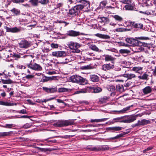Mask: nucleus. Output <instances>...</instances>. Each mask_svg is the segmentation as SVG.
<instances>
[{"label":"nucleus","instance_id":"obj_1","mask_svg":"<svg viewBox=\"0 0 156 156\" xmlns=\"http://www.w3.org/2000/svg\"><path fill=\"white\" fill-rule=\"evenodd\" d=\"M74 120L73 119L59 120L53 124L55 126L63 127L73 125Z\"/></svg>","mask_w":156,"mask_h":156},{"label":"nucleus","instance_id":"obj_2","mask_svg":"<svg viewBox=\"0 0 156 156\" xmlns=\"http://www.w3.org/2000/svg\"><path fill=\"white\" fill-rule=\"evenodd\" d=\"M70 80L73 82L79 83L81 85H84L87 84L86 80L78 75H74L70 77Z\"/></svg>","mask_w":156,"mask_h":156},{"label":"nucleus","instance_id":"obj_3","mask_svg":"<svg viewBox=\"0 0 156 156\" xmlns=\"http://www.w3.org/2000/svg\"><path fill=\"white\" fill-rule=\"evenodd\" d=\"M125 40L127 43L130 44L131 45L140 46L143 45L145 47H147V44L145 43H142L136 39L127 38Z\"/></svg>","mask_w":156,"mask_h":156},{"label":"nucleus","instance_id":"obj_4","mask_svg":"<svg viewBox=\"0 0 156 156\" xmlns=\"http://www.w3.org/2000/svg\"><path fill=\"white\" fill-rule=\"evenodd\" d=\"M67 45L70 49L73 50L72 52L73 53H78L80 51L78 48L80 47V45L78 43L71 41L68 43Z\"/></svg>","mask_w":156,"mask_h":156},{"label":"nucleus","instance_id":"obj_5","mask_svg":"<svg viewBox=\"0 0 156 156\" xmlns=\"http://www.w3.org/2000/svg\"><path fill=\"white\" fill-rule=\"evenodd\" d=\"M83 9V6L78 5L74 6L69 11V13L72 15L76 16L78 15L80 11Z\"/></svg>","mask_w":156,"mask_h":156},{"label":"nucleus","instance_id":"obj_6","mask_svg":"<svg viewBox=\"0 0 156 156\" xmlns=\"http://www.w3.org/2000/svg\"><path fill=\"white\" fill-rule=\"evenodd\" d=\"M123 122L125 123H130L133 122L136 120L137 115H130L122 116Z\"/></svg>","mask_w":156,"mask_h":156},{"label":"nucleus","instance_id":"obj_7","mask_svg":"<svg viewBox=\"0 0 156 156\" xmlns=\"http://www.w3.org/2000/svg\"><path fill=\"white\" fill-rule=\"evenodd\" d=\"M133 106V105L127 106L126 108H124L123 109L120 110H113L112 111L113 114H123L126 113L128 111L131 110V108Z\"/></svg>","mask_w":156,"mask_h":156},{"label":"nucleus","instance_id":"obj_8","mask_svg":"<svg viewBox=\"0 0 156 156\" xmlns=\"http://www.w3.org/2000/svg\"><path fill=\"white\" fill-rule=\"evenodd\" d=\"M28 68L34 70L41 71L42 69L41 66L36 63H29L27 65Z\"/></svg>","mask_w":156,"mask_h":156},{"label":"nucleus","instance_id":"obj_9","mask_svg":"<svg viewBox=\"0 0 156 156\" xmlns=\"http://www.w3.org/2000/svg\"><path fill=\"white\" fill-rule=\"evenodd\" d=\"M109 147L108 145L102 146H96L92 147L89 148L92 151H98L100 150H105L109 149Z\"/></svg>","mask_w":156,"mask_h":156},{"label":"nucleus","instance_id":"obj_10","mask_svg":"<svg viewBox=\"0 0 156 156\" xmlns=\"http://www.w3.org/2000/svg\"><path fill=\"white\" fill-rule=\"evenodd\" d=\"M30 42L25 40L21 41L19 43V45L20 48H27L30 46Z\"/></svg>","mask_w":156,"mask_h":156},{"label":"nucleus","instance_id":"obj_11","mask_svg":"<svg viewBox=\"0 0 156 156\" xmlns=\"http://www.w3.org/2000/svg\"><path fill=\"white\" fill-rule=\"evenodd\" d=\"M52 55L54 56L57 57H65L66 55V52L63 51H54L52 53Z\"/></svg>","mask_w":156,"mask_h":156},{"label":"nucleus","instance_id":"obj_12","mask_svg":"<svg viewBox=\"0 0 156 156\" xmlns=\"http://www.w3.org/2000/svg\"><path fill=\"white\" fill-rule=\"evenodd\" d=\"M120 76H122L127 78V80H134L136 78V75L132 73H128L122 74Z\"/></svg>","mask_w":156,"mask_h":156},{"label":"nucleus","instance_id":"obj_13","mask_svg":"<svg viewBox=\"0 0 156 156\" xmlns=\"http://www.w3.org/2000/svg\"><path fill=\"white\" fill-rule=\"evenodd\" d=\"M4 28L6 30L7 32H11L14 33L18 32L20 31V29L16 27H9L7 26H5Z\"/></svg>","mask_w":156,"mask_h":156},{"label":"nucleus","instance_id":"obj_14","mask_svg":"<svg viewBox=\"0 0 156 156\" xmlns=\"http://www.w3.org/2000/svg\"><path fill=\"white\" fill-rule=\"evenodd\" d=\"M76 2L77 3H80L82 4H80L83 6V9L85 7L87 9H88L89 7L90 4L89 2L84 0H76Z\"/></svg>","mask_w":156,"mask_h":156},{"label":"nucleus","instance_id":"obj_15","mask_svg":"<svg viewBox=\"0 0 156 156\" xmlns=\"http://www.w3.org/2000/svg\"><path fill=\"white\" fill-rule=\"evenodd\" d=\"M81 33L79 32L73 30L67 31V35L71 37H76L80 35Z\"/></svg>","mask_w":156,"mask_h":156},{"label":"nucleus","instance_id":"obj_16","mask_svg":"<svg viewBox=\"0 0 156 156\" xmlns=\"http://www.w3.org/2000/svg\"><path fill=\"white\" fill-rule=\"evenodd\" d=\"M114 67V66L113 64H107L103 65L102 66V69L104 71H106L112 69Z\"/></svg>","mask_w":156,"mask_h":156},{"label":"nucleus","instance_id":"obj_17","mask_svg":"<svg viewBox=\"0 0 156 156\" xmlns=\"http://www.w3.org/2000/svg\"><path fill=\"white\" fill-rule=\"evenodd\" d=\"M150 122L149 120L145 119H143L141 120H139L137 123L135 124L136 126H138L140 125H144L147 124Z\"/></svg>","mask_w":156,"mask_h":156},{"label":"nucleus","instance_id":"obj_18","mask_svg":"<svg viewBox=\"0 0 156 156\" xmlns=\"http://www.w3.org/2000/svg\"><path fill=\"white\" fill-rule=\"evenodd\" d=\"M123 117L121 116L113 119L112 120L109 121L110 124H113L115 122H123Z\"/></svg>","mask_w":156,"mask_h":156},{"label":"nucleus","instance_id":"obj_19","mask_svg":"<svg viewBox=\"0 0 156 156\" xmlns=\"http://www.w3.org/2000/svg\"><path fill=\"white\" fill-rule=\"evenodd\" d=\"M89 87L90 92L92 93H98L102 90V89L99 87Z\"/></svg>","mask_w":156,"mask_h":156},{"label":"nucleus","instance_id":"obj_20","mask_svg":"<svg viewBox=\"0 0 156 156\" xmlns=\"http://www.w3.org/2000/svg\"><path fill=\"white\" fill-rule=\"evenodd\" d=\"M95 35L97 37L104 39H109L110 38V36L108 35L99 33L95 34Z\"/></svg>","mask_w":156,"mask_h":156},{"label":"nucleus","instance_id":"obj_21","mask_svg":"<svg viewBox=\"0 0 156 156\" xmlns=\"http://www.w3.org/2000/svg\"><path fill=\"white\" fill-rule=\"evenodd\" d=\"M140 13H143L145 14H147V15H152L153 16L156 15V7L155 8L154 10H152V11L150 12L148 11L145 12L140 11Z\"/></svg>","mask_w":156,"mask_h":156},{"label":"nucleus","instance_id":"obj_22","mask_svg":"<svg viewBox=\"0 0 156 156\" xmlns=\"http://www.w3.org/2000/svg\"><path fill=\"white\" fill-rule=\"evenodd\" d=\"M90 78L91 80L93 82H97L99 80L98 77L96 75H90Z\"/></svg>","mask_w":156,"mask_h":156},{"label":"nucleus","instance_id":"obj_23","mask_svg":"<svg viewBox=\"0 0 156 156\" xmlns=\"http://www.w3.org/2000/svg\"><path fill=\"white\" fill-rule=\"evenodd\" d=\"M108 130L112 131L113 132L121 130L122 129V127L120 126H115L108 128Z\"/></svg>","mask_w":156,"mask_h":156},{"label":"nucleus","instance_id":"obj_24","mask_svg":"<svg viewBox=\"0 0 156 156\" xmlns=\"http://www.w3.org/2000/svg\"><path fill=\"white\" fill-rule=\"evenodd\" d=\"M151 91L152 89L149 86L146 87L143 89V92L145 94L151 93Z\"/></svg>","mask_w":156,"mask_h":156},{"label":"nucleus","instance_id":"obj_25","mask_svg":"<svg viewBox=\"0 0 156 156\" xmlns=\"http://www.w3.org/2000/svg\"><path fill=\"white\" fill-rule=\"evenodd\" d=\"M13 83L12 81L10 79H1L0 80V83L1 84H11Z\"/></svg>","mask_w":156,"mask_h":156},{"label":"nucleus","instance_id":"obj_26","mask_svg":"<svg viewBox=\"0 0 156 156\" xmlns=\"http://www.w3.org/2000/svg\"><path fill=\"white\" fill-rule=\"evenodd\" d=\"M143 2L144 3V6H151L152 5V3H153L152 0H143Z\"/></svg>","mask_w":156,"mask_h":156},{"label":"nucleus","instance_id":"obj_27","mask_svg":"<svg viewBox=\"0 0 156 156\" xmlns=\"http://www.w3.org/2000/svg\"><path fill=\"white\" fill-rule=\"evenodd\" d=\"M103 57L105 58V60L106 61H112L114 59L111 55H104Z\"/></svg>","mask_w":156,"mask_h":156},{"label":"nucleus","instance_id":"obj_28","mask_svg":"<svg viewBox=\"0 0 156 156\" xmlns=\"http://www.w3.org/2000/svg\"><path fill=\"white\" fill-rule=\"evenodd\" d=\"M109 99V98L106 96H104L103 97L101 98L100 99L99 103L100 104L106 103L107 101H108Z\"/></svg>","mask_w":156,"mask_h":156},{"label":"nucleus","instance_id":"obj_29","mask_svg":"<svg viewBox=\"0 0 156 156\" xmlns=\"http://www.w3.org/2000/svg\"><path fill=\"white\" fill-rule=\"evenodd\" d=\"M112 16L114 18L115 21L118 22H122L123 21V19L122 17L118 15Z\"/></svg>","mask_w":156,"mask_h":156},{"label":"nucleus","instance_id":"obj_30","mask_svg":"<svg viewBox=\"0 0 156 156\" xmlns=\"http://www.w3.org/2000/svg\"><path fill=\"white\" fill-rule=\"evenodd\" d=\"M116 90L121 93L124 91L123 86L122 85H118L116 86Z\"/></svg>","mask_w":156,"mask_h":156},{"label":"nucleus","instance_id":"obj_31","mask_svg":"<svg viewBox=\"0 0 156 156\" xmlns=\"http://www.w3.org/2000/svg\"><path fill=\"white\" fill-rule=\"evenodd\" d=\"M132 2L126 4V5L125 6V8L126 10H132L133 8V5L131 4Z\"/></svg>","mask_w":156,"mask_h":156},{"label":"nucleus","instance_id":"obj_32","mask_svg":"<svg viewBox=\"0 0 156 156\" xmlns=\"http://www.w3.org/2000/svg\"><path fill=\"white\" fill-rule=\"evenodd\" d=\"M14 56L15 57H16L17 58H30V55H25L22 56V55H20V54H14Z\"/></svg>","mask_w":156,"mask_h":156},{"label":"nucleus","instance_id":"obj_33","mask_svg":"<svg viewBox=\"0 0 156 156\" xmlns=\"http://www.w3.org/2000/svg\"><path fill=\"white\" fill-rule=\"evenodd\" d=\"M89 48L92 50L98 51H99V49L95 45L90 44L89 46Z\"/></svg>","mask_w":156,"mask_h":156},{"label":"nucleus","instance_id":"obj_34","mask_svg":"<svg viewBox=\"0 0 156 156\" xmlns=\"http://www.w3.org/2000/svg\"><path fill=\"white\" fill-rule=\"evenodd\" d=\"M29 2L32 5L34 6H37L39 2L38 0H29Z\"/></svg>","mask_w":156,"mask_h":156},{"label":"nucleus","instance_id":"obj_35","mask_svg":"<svg viewBox=\"0 0 156 156\" xmlns=\"http://www.w3.org/2000/svg\"><path fill=\"white\" fill-rule=\"evenodd\" d=\"M148 77V75L145 73H144L142 76H139L138 77L140 79L147 80Z\"/></svg>","mask_w":156,"mask_h":156},{"label":"nucleus","instance_id":"obj_36","mask_svg":"<svg viewBox=\"0 0 156 156\" xmlns=\"http://www.w3.org/2000/svg\"><path fill=\"white\" fill-rule=\"evenodd\" d=\"M143 68L141 67H134L133 68L132 70L136 73H138V71H139L142 70Z\"/></svg>","mask_w":156,"mask_h":156},{"label":"nucleus","instance_id":"obj_37","mask_svg":"<svg viewBox=\"0 0 156 156\" xmlns=\"http://www.w3.org/2000/svg\"><path fill=\"white\" fill-rule=\"evenodd\" d=\"M107 89L109 91L114 92L115 90V88L113 85H109L107 87Z\"/></svg>","mask_w":156,"mask_h":156},{"label":"nucleus","instance_id":"obj_38","mask_svg":"<svg viewBox=\"0 0 156 156\" xmlns=\"http://www.w3.org/2000/svg\"><path fill=\"white\" fill-rule=\"evenodd\" d=\"M100 19V22H106L108 20V18L107 17H100L98 18Z\"/></svg>","mask_w":156,"mask_h":156},{"label":"nucleus","instance_id":"obj_39","mask_svg":"<svg viewBox=\"0 0 156 156\" xmlns=\"http://www.w3.org/2000/svg\"><path fill=\"white\" fill-rule=\"evenodd\" d=\"M69 89L68 88L62 87L58 88V92L59 93L65 92L68 91Z\"/></svg>","mask_w":156,"mask_h":156},{"label":"nucleus","instance_id":"obj_40","mask_svg":"<svg viewBox=\"0 0 156 156\" xmlns=\"http://www.w3.org/2000/svg\"><path fill=\"white\" fill-rule=\"evenodd\" d=\"M2 127H4L6 128H11L12 127H14L13 125L12 124H7L5 126H0Z\"/></svg>","mask_w":156,"mask_h":156},{"label":"nucleus","instance_id":"obj_41","mask_svg":"<svg viewBox=\"0 0 156 156\" xmlns=\"http://www.w3.org/2000/svg\"><path fill=\"white\" fill-rule=\"evenodd\" d=\"M12 132H13L12 131L2 132V136L4 137L5 136H9L12 133Z\"/></svg>","mask_w":156,"mask_h":156},{"label":"nucleus","instance_id":"obj_42","mask_svg":"<svg viewBox=\"0 0 156 156\" xmlns=\"http://www.w3.org/2000/svg\"><path fill=\"white\" fill-rule=\"evenodd\" d=\"M81 93H85L88 92H90L89 87H87L86 88H84L80 90Z\"/></svg>","mask_w":156,"mask_h":156},{"label":"nucleus","instance_id":"obj_43","mask_svg":"<svg viewBox=\"0 0 156 156\" xmlns=\"http://www.w3.org/2000/svg\"><path fill=\"white\" fill-rule=\"evenodd\" d=\"M11 11L12 12L14 13V14L16 15H19L20 13V11H19L18 10L15 8L13 9H12L11 10Z\"/></svg>","mask_w":156,"mask_h":156},{"label":"nucleus","instance_id":"obj_44","mask_svg":"<svg viewBox=\"0 0 156 156\" xmlns=\"http://www.w3.org/2000/svg\"><path fill=\"white\" fill-rule=\"evenodd\" d=\"M119 52L122 54H128L130 52L129 50L125 49H120L119 50Z\"/></svg>","mask_w":156,"mask_h":156},{"label":"nucleus","instance_id":"obj_45","mask_svg":"<svg viewBox=\"0 0 156 156\" xmlns=\"http://www.w3.org/2000/svg\"><path fill=\"white\" fill-rule=\"evenodd\" d=\"M52 137H51L52 138ZM51 138V137L49 138L48 139L44 140L45 141H47L48 142H51V143H55L56 142L57 140H50V139Z\"/></svg>","mask_w":156,"mask_h":156},{"label":"nucleus","instance_id":"obj_46","mask_svg":"<svg viewBox=\"0 0 156 156\" xmlns=\"http://www.w3.org/2000/svg\"><path fill=\"white\" fill-rule=\"evenodd\" d=\"M91 68H92L90 65L85 66L81 67V69H88Z\"/></svg>","mask_w":156,"mask_h":156},{"label":"nucleus","instance_id":"obj_47","mask_svg":"<svg viewBox=\"0 0 156 156\" xmlns=\"http://www.w3.org/2000/svg\"><path fill=\"white\" fill-rule=\"evenodd\" d=\"M123 135H124L123 134H122V133H121L117 135L116 136H115V137L110 138V139H118L120 137H122L123 136Z\"/></svg>","mask_w":156,"mask_h":156},{"label":"nucleus","instance_id":"obj_48","mask_svg":"<svg viewBox=\"0 0 156 156\" xmlns=\"http://www.w3.org/2000/svg\"><path fill=\"white\" fill-rule=\"evenodd\" d=\"M136 38L137 39L142 40H148L149 39V38L146 37H136Z\"/></svg>","mask_w":156,"mask_h":156},{"label":"nucleus","instance_id":"obj_49","mask_svg":"<svg viewBox=\"0 0 156 156\" xmlns=\"http://www.w3.org/2000/svg\"><path fill=\"white\" fill-rule=\"evenodd\" d=\"M120 1L124 4H128L131 2V0H120Z\"/></svg>","mask_w":156,"mask_h":156},{"label":"nucleus","instance_id":"obj_50","mask_svg":"<svg viewBox=\"0 0 156 156\" xmlns=\"http://www.w3.org/2000/svg\"><path fill=\"white\" fill-rule=\"evenodd\" d=\"M57 91V88L56 87L53 88H50L49 93H53Z\"/></svg>","mask_w":156,"mask_h":156},{"label":"nucleus","instance_id":"obj_51","mask_svg":"<svg viewBox=\"0 0 156 156\" xmlns=\"http://www.w3.org/2000/svg\"><path fill=\"white\" fill-rule=\"evenodd\" d=\"M153 148V147L152 146L149 147L147 148L146 149L143 151L144 153H146L149 151L152 150Z\"/></svg>","mask_w":156,"mask_h":156},{"label":"nucleus","instance_id":"obj_52","mask_svg":"<svg viewBox=\"0 0 156 156\" xmlns=\"http://www.w3.org/2000/svg\"><path fill=\"white\" fill-rule=\"evenodd\" d=\"M0 105L5 106H9V103L8 102H4L3 101H0Z\"/></svg>","mask_w":156,"mask_h":156},{"label":"nucleus","instance_id":"obj_53","mask_svg":"<svg viewBox=\"0 0 156 156\" xmlns=\"http://www.w3.org/2000/svg\"><path fill=\"white\" fill-rule=\"evenodd\" d=\"M51 46L53 48H57L58 47V44H57L52 43L51 44Z\"/></svg>","mask_w":156,"mask_h":156},{"label":"nucleus","instance_id":"obj_54","mask_svg":"<svg viewBox=\"0 0 156 156\" xmlns=\"http://www.w3.org/2000/svg\"><path fill=\"white\" fill-rule=\"evenodd\" d=\"M136 48V50L135 51L136 52H140L143 50V48L141 47H139L138 46H137Z\"/></svg>","mask_w":156,"mask_h":156},{"label":"nucleus","instance_id":"obj_55","mask_svg":"<svg viewBox=\"0 0 156 156\" xmlns=\"http://www.w3.org/2000/svg\"><path fill=\"white\" fill-rule=\"evenodd\" d=\"M48 0H39V2L42 4H46L48 2Z\"/></svg>","mask_w":156,"mask_h":156},{"label":"nucleus","instance_id":"obj_56","mask_svg":"<svg viewBox=\"0 0 156 156\" xmlns=\"http://www.w3.org/2000/svg\"><path fill=\"white\" fill-rule=\"evenodd\" d=\"M24 1V0H13V2L16 3H23Z\"/></svg>","mask_w":156,"mask_h":156},{"label":"nucleus","instance_id":"obj_57","mask_svg":"<svg viewBox=\"0 0 156 156\" xmlns=\"http://www.w3.org/2000/svg\"><path fill=\"white\" fill-rule=\"evenodd\" d=\"M34 76L32 75H27L25 77L27 79H31L33 78Z\"/></svg>","mask_w":156,"mask_h":156},{"label":"nucleus","instance_id":"obj_58","mask_svg":"<svg viewBox=\"0 0 156 156\" xmlns=\"http://www.w3.org/2000/svg\"><path fill=\"white\" fill-rule=\"evenodd\" d=\"M119 44L120 46H128V45L125 44V43L122 42H119Z\"/></svg>","mask_w":156,"mask_h":156},{"label":"nucleus","instance_id":"obj_59","mask_svg":"<svg viewBox=\"0 0 156 156\" xmlns=\"http://www.w3.org/2000/svg\"><path fill=\"white\" fill-rule=\"evenodd\" d=\"M152 74L154 76H156V66H155L154 69H152Z\"/></svg>","mask_w":156,"mask_h":156},{"label":"nucleus","instance_id":"obj_60","mask_svg":"<svg viewBox=\"0 0 156 156\" xmlns=\"http://www.w3.org/2000/svg\"><path fill=\"white\" fill-rule=\"evenodd\" d=\"M42 88L43 90H45L46 92H47L48 93H49L50 88H48L45 87H43Z\"/></svg>","mask_w":156,"mask_h":156},{"label":"nucleus","instance_id":"obj_61","mask_svg":"<svg viewBox=\"0 0 156 156\" xmlns=\"http://www.w3.org/2000/svg\"><path fill=\"white\" fill-rule=\"evenodd\" d=\"M131 82H129L125 83L124 84V86L126 87H128L130 86L131 85Z\"/></svg>","mask_w":156,"mask_h":156},{"label":"nucleus","instance_id":"obj_62","mask_svg":"<svg viewBox=\"0 0 156 156\" xmlns=\"http://www.w3.org/2000/svg\"><path fill=\"white\" fill-rule=\"evenodd\" d=\"M63 3H57L56 4V6L57 8H59L61 7H62L63 6Z\"/></svg>","mask_w":156,"mask_h":156},{"label":"nucleus","instance_id":"obj_63","mask_svg":"<svg viewBox=\"0 0 156 156\" xmlns=\"http://www.w3.org/2000/svg\"><path fill=\"white\" fill-rule=\"evenodd\" d=\"M135 26L138 28H141L143 27V25L142 24H136Z\"/></svg>","mask_w":156,"mask_h":156},{"label":"nucleus","instance_id":"obj_64","mask_svg":"<svg viewBox=\"0 0 156 156\" xmlns=\"http://www.w3.org/2000/svg\"><path fill=\"white\" fill-rule=\"evenodd\" d=\"M17 68L19 69H25V67L24 66L22 65H18L17 66Z\"/></svg>","mask_w":156,"mask_h":156}]
</instances>
